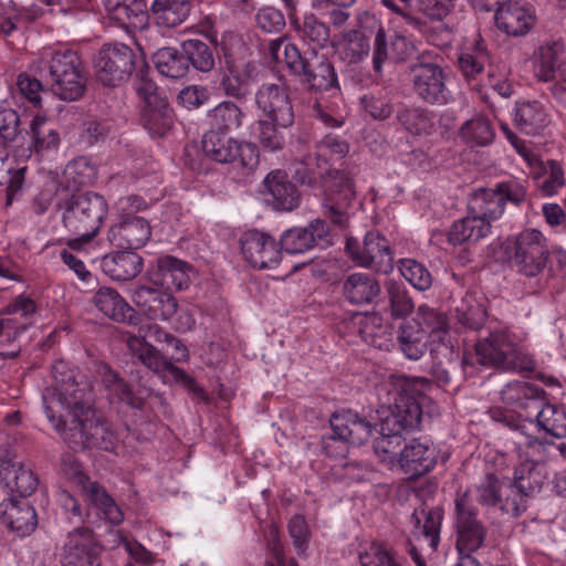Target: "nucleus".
<instances>
[{"label":"nucleus","instance_id":"69168bd1","mask_svg":"<svg viewBox=\"0 0 566 566\" xmlns=\"http://www.w3.org/2000/svg\"><path fill=\"white\" fill-rule=\"evenodd\" d=\"M411 322H417L427 337L428 335H437L439 339H442L441 335L446 334L448 328L447 316L428 305H420Z\"/></svg>","mask_w":566,"mask_h":566},{"label":"nucleus","instance_id":"1a4fd4ad","mask_svg":"<svg viewBox=\"0 0 566 566\" xmlns=\"http://www.w3.org/2000/svg\"><path fill=\"white\" fill-rule=\"evenodd\" d=\"M448 74L434 62L418 60L409 66V81L415 96L429 105L443 106L453 101L447 85Z\"/></svg>","mask_w":566,"mask_h":566},{"label":"nucleus","instance_id":"5701e85b","mask_svg":"<svg viewBox=\"0 0 566 566\" xmlns=\"http://www.w3.org/2000/svg\"><path fill=\"white\" fill-rule=\"evenodd\" d=\"M355 197L352 178L345 172L334 170L329 172L325 182V216L331 222L343 227L347 221L346 210Z\"/></svg>","mask_w":566,"mask_h":566},{"label":"nucleus","instance_id":"37998d69","mask_svg":"<svg viewBox=\"0 0 566 566\" xmlns=\"http://www.w3.org/2000/svg\"><path fill=\"white\" fill-rule=\"evenodd\" d=\"M93 301L105 316L115 322L130 323L135 317V310L113 287H99L94 294Z\"/></svg>","mask_w":566,"mask_h":566},{"label":"nucleus","instance_id":"c03bdc74","mask_svg":"<svg viewBox=\"0 0 566 566\" xmlns=\"http://www.w3.org/2000/svg\"><path fill=\"white\" fill-rule=\"evenodd\" d=\"M428 337L417 322L403 321L397 331V344L403 356L419 360L427 350Z\"/></svg>","mask_w":566,"mask_h":566},{"label":"nucleus","instance_id":"f257e3e1","mask_svg":"<svg viewBox=\"0 0 566 566\" xmlns=\"http://www.w3.org/2000/svg\"><path fill=\"white\" fill-rule=\"evenodd\" d=\"M429 387V380L423 377L395 374L377 386L378 399L388 409V415L380 423V436L374 441V451L381 462L390 467L397 465L402 450V432L419 426L423 394Z\"/></svg>","mask_w":566,"mask_h":566},{"label":"nucleus","instance_id":"e433bc0d","mask_svg":"<svg viewBox=\"0 0 566 566\" xmlns=\"http://www.w3.org/2000/svg\"><path fill=\"white\" fill-rule=\"evenodd\" d=\"M98 373L102 382L111 397L116 398L118 401L125 402L135 409H140L143 407L145 399L149 396L148 388L142 386L137 389L133 388L108 365H102Z\"/></svg>","mask_w":566,"mask_h":566},{"label":"nucleus","instance_id":"7ed1b4c3","mask_svg":"<svg viewBox=\"0 0 566 566\" xmlns=\"http://www.w3.org/2000/svg\"><path fill=\"white\" fill-rule=\"evenodd\" d=\"M34 71L50 82L53 93L63 101H75L85 91L86 77L77 53L69 48H48L41 52Z\"/></svg>","mask_w":566,"mask_h":566},{"label":"nucleus","instance_id":"6e6d98bb","mask_svg":"<svg viewBox=\"0 0 566 566\" xmlns=\"http://www.w3.org/2000/svg\"><path fill=\"white\" fill-rule=\"evenodd\" d=\"M181 49L188 60V67L191 65L196 71L202 73H209L214 69V51L208 43L190 39L181 43Z\"/></svg>","mask_w":566,"mask_h":566},{"label":"nucleus","instance_id":"ea45409f","mask_svg":"<svg viewBox=\"0 0 566 566\" xmlns=\"http://www.w3.org/2000/svg\"><path fill=\"white\" fill-rule=\"evenodd\" d=\"M490 54L482 42L468 48L458 57V67L464 80L473 87H480L483 82V72L489 66Z\"/></svg>","mask_w":566,"mask_h":566},{"label":"nucleus","instance_id":"72a5a7b5","mask_svg":"<svg viewBox=\"0 0 566 566\" xmlns=\"http://www.w3.org/2000/svg\"><path fill=\"white\" fill-rule=\"evenodd\" d=\"M255 73V65L250 61L226 59L221 87L227 96L244 98Z\"/></svg>","mask_w":566,"mask_h":566},{"label":"nucleus","instance_id":"49530a36","mask_svg":"<svg viewBox=\"0 0 566 566\" xmlns=\"http://www.w3.org/2000/svg\"><path fill=\"white\" fill-rule=\"evenodd\" d=\"M81 490L88 504L98 510L106 521L113 525L123 522V512L101 484L90 480Z\"/></svg>","mask_w":566,"mask_h":566},{"label":"nucleus","instance_id":"6ab92c4d","mask_svg":"<svg viewBox=\"0 0 566 566\" xmlns=\"http://www.w3.org/2000/svg\"><path fill=\"white\" fill-rule=\"evenodd\" d=\"M348 144L338 136L326 135L317 146V153L308 154L301 163L295 172L300 176L302 184H313L317 177L328 171V160L342 159L348 153Z\"/></svg>","mask_w":566,"mask_h":566},{"label":"nucleus","instance_id":"f8f14e48","mask_svg":"<svg viewBox=\"0 0 566 566\" xmlns=\"http://www.w3.org/2000/svg\"><path fill=\"white\" fill-rule=\"evenodd\" d=\"M35 304L29 297H18L0 313V356L13 358L20 353L18 339L30 325Z\"/></svg>","mask_w":566,"mask_h":566},{"label":"nucleus","instance_id":"9b49d317","mask_svg":"<svg viewBox=\"0 0 566 566\" xmlns=\"http://www.w3.org/2000/svg\"><path fill=\"white\" fill-rule=\"evenodd\" d=\"M201 147L207 158L219 164H237L252 170L259 163V150L255 144L238 140L226 133L206 132Z\"/></svg>","mask_w":566,"mask_h":566},{"label":"nucleus","instance_id":"39448f33","mask_svg":"<svg viewBox=\"0 0 566 566\" xmlns=\"http://www.w3.org/2000/svg\"><path fill=\"white\" fill-rule=\"evenodd\" d=\"M56 208L61 211L62 224L69 232L98 233L108 211L104 197L93 191L60 196Z\"/></svg>","mask_w":566,"mask_h":566},{"label":"nucleus","instance_id":"f3484780","mask_svg":"<svg viewBox=\"0 0 566 566\" xmlns=\"http://www.w3.org/2000/svg\"><path fill=\"white\" fill-rule=\"evenodd\" d=\"M454 506L458 533L457 548L461 555L471 554L482 546L486 531L476 518V509L467 492L458 494Z\"/></svg>","mask_w":566,"mask_h":566},{"label":"nucleus","instance_id":"774afa93","mask_svg":"<svg viewBox=\"0 0 566 566\" xmlns=\"http://www.w3.org/2000/svg\"><path fill=\"white\" fill-rule=\"evenodd\" d=\"M368 52L369 43L367 39L357 31L349 32L339 49L342 60L349 64L360 62L367 56Z\"/></svg>","mask_w":566,"mask_h":566},{"label":"nucleus","instance_id":"4c0bfd02","mask_svg":"<svg viewBox=\"0 0 566 566\" xmlns=\"http://www.w3.org/2000/svg\"><path fill=\"white\" fill-rule=\"evenodd\" d=\"M343 295L354 305L374 303L381 291L378 280L370 273L356 272L349 274L343 282Z\"/></svg>","mask_w":566,"mask_h":566},{"label":"nucleus","instance_id":"58836bf2","mask_svg":"<svg viewBox=\"0 0 566 566\" xmlns=\"http://www.w3.org/2000/svg\"><path fill=\"white\" fill-rule=\"evenodd\" d=\"M143 258L136 252L122 251L105 255L101 261L103 272L116 281H128L143 270Z\"/></svg>","mask_w":566,"mask_h":566},{"label":"nucleus","instance_id":"4be33fe9","mask_svg":"<svg viewBox=\"0 0 566 566\" xmlns=\"http://www.w3.org/2000/svg\"><path fill=\"white\" fill-rule=\"evenodd\" d=\"M127 347L143 365L159 375L165 381L172 379L176 382H182L187 386L195 384V380L188 376L185 370L163 356L153 345L147 343L144 337H128Z\"/></svg>","mask_w":566,"mask_h":566},{"label":"nucleus","instance_id":"603ef678","mask_svg":"<svg viewBox=\"0 0 566 566\" xmlns=\"http://www.w3.org/2000/svg\"><path fill=\"white\" fill-rule=\"evenodd\" d=\"M360 108L374 120H386L397 112L394 95L384 90H375L359 97Z\"/></svg>","mask_w":566,"mask_h":566},{"label":"nucleus","instance_id":"0e129e2a","mask_svg":"<svg viewBox=\"0 0 566 566\" xmlns=\"http://www.w3.org/2000/svg\"><path fill=\"white\" fill-rule=\"evenodd\" d=\"M286 128L287 127L281 126L271 119L258 118L255 122L254 136L264 149L277 151L285 145V137L281 129Z\"/></svg>","mask_w":566,"mask_h":566},{"label":"nucleus","instance_id":"13d9d810","mask_svg":"<svg viewBox=\"0 0 566 566\" xmlns=\"http://www.w3.org/2000/svg\"><path fill=\"white\" fill-rule=\"evenodd\" d=\"M460 138L469 146H488L495 136L491 122L484 116H475L462 124Z\"/></svg>","mask_w":566,"mask_h":566},{"label":"nucleus","instance_id":"7c9ffc66","mask_svg":"<svg viewBox=\"0 0 566 566\" xmlns=\"http://www.w3.org/2000/svg\"><path fill=\"white\" fill-rule=\"evenodd\" d=\"M331 430L344 436L353 446L366 442L374 431V426L352 409H340L329 417Z\"/></svg>","mask_w":566,"mask_h":566},{"label":"nucleus","instance_id":"bf43d9fd","mask_svg":"<svg viewBox=\"0 0 566 566\" xmlns=\"http://www.w3.org/2000/svg\"><path fill=\"white\" fill-rule=\"evenodd\" d=\"M360 566H405L402 558L387 543L371 542L359 553Z\"/></svg>","mask_w":566,"mask_h":566},{"label":"nucleus","instance_id":"473e14b6","mask_svg":"<svg viewBox=\"0 0 566 566\" xmlns=\"http://www.w3.org/2000/svg\"><path fill=\"white\" fill-rule=\"evenodd\" d=\"M411 50L412 45L405 36L395 34L388 39L385 30L380 28L374 40V71L380 74L385 63L405 61Z\"/></svg>","mask_w":566,"mask_h":566},{"label":"nucleus","instance_id":"79ce46f5","mask_svg":"<svg viewBox=\"0 0 566 566\" xmlns=\"http://www.w3.org/2000/svg\"><path fill=\"white\" fill-rule=\"evenodd\" d=\"M30 136L28 150L40 155L46 151L56 150L60 145V134L55 125L43 115H35L27 130Z\"/></svg>","mask_w":566,"mask_h":566},{"label":"nucleus","instance_id":"dca6fc26","mask_svg":"<svg viewBox=\"0 0 566 566\" xmlns=\"http://www.w3.org/2000/svg\"><path fill=\"white\" fill-rule=\"evenodd\" d=\"M254 105L259 118L271 119L284 127H291L294 124L295 114L290 92L282 83L260 85L254 94Z\"/></svg>","mask_w":566,"mask_h":566},{"label":"nucleus","instance_id":"3c124183","mask_svg":"<svg viewBox=\"0 0 566 566\" xmlns=\"http://www.w3.org/2000/svg\"><path fill=\"white\" fill-rule=\"evenodd\" d=\"M156 70L165 77L179 80L189 72L185 52L175 48H161L153 55Z\"/></svg>","mask_w":566,"mask_h":566},{"label":"nucleus","instance_id":"b1692460","mask_svg":"<svg viewBox=\"0 0 566 566\" xmlns=\"http://www.w3.org/2000/svg\"><path fill=\"white\" fill-rule=\"evenodd\" d=\"M102 547L87 527L69 532L63 545L62 566H101Z\"/></svg>","mask_w":566,"mask_h":566},{"label":"nucleus","instance_id":"2f4dec72","mask_svg":"<svg viewBox=\"0 0 566 566\" xmlns=\"http://www.w3.org/2000/svg\"><path fill=\"white\" fill-rule=\"evenodd\" d=\"M264 195L275 209L292 211L300 203V193L295 185L289 180L287 174L283 170H273L263 180Z\"/></svg>","mask_w":566,"mask_h":566},{"label":"nucleus","instance_id":"864d4df0","mask_svg":"<svg viewBox=\"0 0 566 566\" xmlns=\"http://www.w3.org/2000/svg\"><path fill=\"white\" fill-rule=\"evenodd\" d=\"M442 520L443 513L440 509L437 507L430 510H415L411 515V521L413 522L415 527L424 537L432 551L437 549L440 542Z\"/></svg>","mask_w":566,"mask_h":566},{"label":"nucleus","instance_id":"0eeeda50","mask_svg":"<svg viewBox=\"0 0 566 566\" xmlns=\"http://www.w3.org/2000/svg\"><path fill=\"white\" fill-rule=\"evenodd\" d=\"M527 189L518 179L511 178L496 182L492 188H479L469 199L471 213L480 216L484 221L492 223L501 219L506 205L520 207L525 202Z\"/></svg>","mask_w":566,"mask_h":566},{"label":"nucleus","instance_id":"f704fd0d","mask_svg":"<svg viewBox=\"0 0 566 566\" xmlns=\"http://www.w3.org/2000/svg\"><path fill=\"white\" fill-rule=\"evenodd\" d=\"M24 129L20 114L11 107L0 108V172H10L12 161L8 160L7 148L15 146L24 139ZM2 181L0 180V184Z\"/></svg>","mask_w":566,"mask_h":566},{"label":"nucleus","instance_id":"052dcab7","mask_svg":"<svg viewBox=\"0 0 566 566\" xmlns=\"http://www.w3.org/2000/svg\"><path fill=\"white\" fill-rule=\"evenodd\" d=\"M455 316L462 326L479 331L486 321V310L473 295L467 294L455 306Z\"/></svg>","mask_w":566,"mask_h":566},{"label":"nucleus","instance_id":"6e6552de","mask_svg":"<svg viewBox=\"0 0 566 566\" xmlns=\"http://www.w3.org/2000/svg\"><path fill=\"white\" fill-rule=\"evenodd\" d=\"M88 403L87 410H75L64 417L66 426L60 431H70L72 448H97L105 451H113L117 443V437L109 424L95 417Z\"/></svg>","mask_w":566,"mask_h":566},{"label":"nucleus","instance_id":"20e7f679","mask_svg":"<svg viewBox=\"0 0 566 566\" xmlns=\"http://www.w3.org/2000/svg\"><path fill=\"white\" fill-rule=\"evenodd\" d=\"M301 82L310 90L319 93L313 104V116L318 118L326 127H339L343 124V115L335 103L327 104L324 94L329 97H338L340 87L336 71L332 62L324 54L312 50L305 61L304 70L300 73Z\"/></svg>","mask_w":566,"mask_h":566},{"label":"nucleus","instance_id":"8fccbe9b","mask_svg":"<svg viewBox=\"0 0 566 566\" xmlns=\"http://www.w3.org/2000/svg\"><path fill=\"white\" fill-rule=\"evenodd\" d=\"M190 0H154L151 12L158 25L175 28L189 15Z\"/></svg>","mask_w":566,"mask_h":566},{"label":"nucleus","instance_id":"423d86ee","mask_svg":"<svg viewBox=\"0 0 566 566\" xmlns=\"http://www.w3.org/2000/svg\"><path fill=\"white\" fill-rule=\"evenodd\" d=\"M510 266L518 274L535 277L546 268L549 251L544 234L536 229H525L504 242Z\"/></svg>","mask_w":566,"mask_h":566},{"label":"nucleus","instance_id":"cd10ccee","mask_svg":"<svg viewBox=\"0 0 566 566\" xmlns=\"http://www.w3.org/2000/svg\"><path fill=\"white\" fill-rule=\"evenodd\" d=\"M103 6L109 20L129 34L148 24V13L139 0H103Z\"/></svg>","mask_w":566,"mask_h":566},{"label":"nucleus","instance_id":"9d476101","mask_svg":"<svg viewBox=\"0 0 566 566\" xmlns=\"http://www.w3.org/2000/svg\"><path fill=\"white\" fill-rule=\"evenodd\" d=\"M564 50L559 41L539 45L533 55V74L538 82L551 83V95L566 107V61H562Z\"/></svg>","mask_w":566,"mask_h":566},{"label":"nucleus","instance_id":"e2e57ef3","mask_svg":"<svg viewBox=\"0 0 566 566\" xmlns=\"http://www.w3.org/2000/svg\"><path fill=\"white\" fill-rule=\"evenodd\" d=\"M544 481V475L541 468L535 462H522L514 471L513 485L531 496L539 492Z\"/></svg>","mask_w":566,"mask_h":566},{"label":"nucleus","instance_id":"a878e982","mask_svg":"<svg viewBox=\"0 0 566 566\" xmlns=\"http://www.w3.org/2000/svg\"><path fill=\"white\" fill-rule=\"evenodd\" d=\"M494 20L499 30L507 35L526 34L535 23L534 10L520 1L501 0L495 6Z\"/></svg>","mask_w":566,"mask_h":566},{"label":"nucleus","instance_id":"a19ab883","mask_svg":"<svg viewBox=\"0 0 566 566\" xmlns=\"http://www.w3.org/2000/svg\"><path fill=\"white\" fill-rule=\"evenodd\" d=\"M491 226L480 216L471 213L454 221L449 230L448 240L453 245L476 243L491 233Z\"/></svg>","mask_w":566,"mask_h":566},{"label":"nucleus","instance_id":"393cba45","mask_svg":"<svg viewBox=\"0 0 566 566\" xmlns=\"http://www.w3.org/2000/svg\"><path fill=\"white\" fill-rule=\"evenodd\" d=\"M437 463V450L429 441L412 439L399 453L397 467L409 479H418L429 473Z\"/></svg>","mask_w":566,"mask_h":566},{"label":"nucleus","instance_id":"4d7b16f0","mask_svg":"<svg viewBox=\"0 0 566 566\" xmlns=\"http://www.w3.org/2000/svg\"><path fill=\"white\" fill-rule=\"evenodd\" d=\"M268 55L277 63L283 61L296 75L302 73L305 61L310 57V54L302 56L296 45L290 43L285 38L272 40L269 43Z\"/></svg>","mask_w":566,"mask_h":566},{"label":"nucleus","instance_id":"2eb2a0df","mask_svg":"<svg viewBox=\"0 0 566 566\" xmlns=\"http://www.w3.org/2000/svg\"><path fill=\"white\" fill-rule=\"evenodd\" d=\"M345 250L359 266L388 274L394 269V254L389 241L378 231H368L363 244L353 238L347 239Z\"/></svg>","mask_w":566,"mask_h":566},{"label":"nucleus","instance_id":"c756f323","mask_svg":"<svg viewBox=\"0 0 566 566\" xmlns=\"http://www.w3.org/2000/svg\"><path fill=\"white\" fill-rule=\"evenodd\" d=\"M513 122L522 133L537 135L552 123L551 109L536 99L520 101L513 109Z\"/></svg>","mask_w":566,"mask_h":566},{"label":"nucleus","instance_id":"4468645a","mask_svg":"<svg viewBox=\"0 0 566 566\" xmlns=\"http://www.w3.org/2000/svg\"><path fill=\"white\" fill-rule=\"evenodd\" d=\"M134 67L135 54L123 43L103 45L94 61L96 78L105 86L114 87L128 80Z\"/></svg>","mask_w":566,"mask_h":566},{"label":"nucleus","instance_id":"c9c22d12","mask_svg":"<svg viewBox=\"0 0 566 566\" xmlns=\"http://www.w3.org/2000/svg\"><path fill=\"white\" fill-rule=\"evenodd\" d=\"M0 521L18 536L31 534L38 524L36 512L27 501H2Z\"/></svg>","mask_w":566,"mask_h":566},{"label":"nucleus","instance_id":"aec40b11","mask_svg":"<svg viewBox=\"0 0 566 566\" xmlns=\"http://www.w3.org/2000/svg\"><path fill=\"white\" fill-rule=\"evenodd\" d=\"M281 252L303 254L316 247L326 248L333 243L329 227L322 219L312 220L306 227H294L282 232Z\"/></svg>","mask_w":566,"mask_h":566},{"label":"nucleus","instance_id":"09e8293b","mask_svg":"<svg viewBox=\"0 0 566 566\" xmlns=\"http://www.w3.org/2000/svg\"><path fill=\"white\" fill-rule=\"evenodd\" d=\"M544 395L545 391L542 388L520 380L507 382L501 390V399L504 403L522 409L541 402Z\"/></svg>","mask_w":566,"mask_h":566},{"label":"nucleus","instance_id":"338daca9","mask_svg":"<svg viewBox=\"0 0 566 566\" xmlns=\"http://www.w3.org/2000/svg\"><path fill=\"white\" fill-rule=\"evenodd\" d=\"M400 274L417 290L426 291L432 284L428 269L413 259H402L399 262Z\"/></svg>","mask_w":566,"mask_h":566},{"label":"nucleus","instance_id":"5fc2aeb1","mask_svg":"<svg viewBox=\"0 0 566 566\" xmlns=\"http://www.w3.org/2000/svg\"><path fill=\"white\" fill-rule=\"evenodd\" d=\"M535 422L538 431L552 438L566 437V411L552 403H543L536 413Z\"/></svg>","mask_w":566,"mask_h":566},{"label":"nucleus","instance_id":"a211bd4d","mask_svg":"<svg viewBox=\"0 0 566 566\" xmlns=\"http://www.w3.org/2000/svg\"><path fill=\"white\" fill-rule=\"evenodd\" d=\"M239 242L244 260L255 269H274L282 260L280 242L264 231H244Z\"/></svg>","mask_w":566,"mask_h":566},{"label":"nucleus","instance_id":"bb28decb","mask_svg":"<svg viewBox=\"0 0 566 566\" xmlns=\"http://www.w3.org/2000/svg\"><path fill=\"white\" fill-rule=\"evenodd\" d=\"M195 270L190 263L166 255L157 260L151 282L153 285L172 293L187 290Z\"/></svg>","mask_w":566,"mask_h":566},{"label":"nucleus","instance_id":"a18cd8bd","mask_svg":"<svg viewBox=\"0 0 566 566\" xmlns=\"http://www.w3.org/2000/svg\"><path fill=\"white\" fill-rule=\"evenodd\" d=\"M140 122L153 137L166 135L174 125V111L167 98L151 106H140Z\"/></svg>","mask_w":566,"mask_h":566},{"label":"nucleus","instance_id":"412c9836","mask_svg":"<svg viewBox=\"0 0 566 566\" xmlns=\"http://www.w3.org/2000/svg\"><path fill=\"white\" fill-rule=\"evenodd\" d=\"M159 286L137 285L130 290V298L140 314L153 321H168L178 310V301L171 292Z\"/></svg>","mask_w":566,"mask_h":566},{"label":"nucleus","instance_id":"f03ea898","mask_svg":"<svg viewBox=\"0 0 566 566\" xmlns=\"http://www.w3.org/2000/svg\"><path fill=\"white\" fill-rule=\"evenodd\" d=\"M53 384L42 394L45 416L56 431L66 426V417L75 410H87L93 402L92 391L85 381H78L72 365L56 360L52 365Z\"/></svg>","mask_w":566,"mask_h":566},{"label":"nucleus","instance_id":"de8ad7c7","mask_svg":"<svg viewBox=\"0 0 566 566\" xmlns=\"http://www.w3.org/2000/svg\"><path fill=\"white\" fill-rule=\"evenodd\" d=\"M244 113L231 101H223L207 113V132L229 134L242 126Z\"/></svg>","mask_w":566,"mask_h":566},{"label":"nucleus","instance_id":"680f3d73","mask_svg":"<svg viewBox=\"0 0 566 566\" xmlns=\"http://www.w3.org/2000/svg\"><path fill=\"white\" fill-rule=\"evenodd\" d=\"M482 84L492 88L503 98L511 97L515 91V81L510 67L505 64H489Z\"/></svg>","mask_w":566,"mask_h":566},{"label":"nucleus","instance_id":"c85d7f7f","mask_svg":"<svg viewBox=\"0 0 566 566\" xmlns=\"http://www.w3.org/2000/svg\"><path fill=\"white\" fill-rule=\"evenodd\" d=\"M150 234V226L147 220L133 217L111 227L107 239L116 248L136 250L145 245Z\"/></svg>","mask_w":566,"mask_h":566},{"label":"nucleus","instance_id":"ddd939ff","mask_svg":"<svg viewBox=\"0 0 566 566\" xmlns=\"http://www.w3.org/2000/svg\"><path fill=\"white\" fill-rule=\"evenodd\" d=\"M474 349L478 363L483 366L503 370L523 367L517 363L518 353L514 338L503 327L490 329L488 336L476 342Z\"/></svg>","mask_w":566,"mask_h":566}]
</instances>
